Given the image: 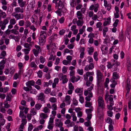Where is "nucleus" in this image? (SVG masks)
Here are the masks:
<instances>
[{
  "label": "nucleus",
  "mask_w": 131,
  "mask_h": 131,
  "mask_svg": "<svg viewBox=\"0 0 131 131\" xmlns=\"http://www.w3.org/2000/svg\"><path fill=\"white\" fill-rule=\"evenodd\" d=\"M97 84L98 87L100 86V84L102 81V77L103 75L99 70H97L96 71Z\"/></svg>",
  "instance_id": "nucleus-1"
},
{
  "label": "nucleus",
  "mask_w": 131,
  "mask_h": 131,
  "mask_svg": "<svg viewBox=\"0 0 131 131\" xmlns=\"http://www.w3.org/2000/svg\"><path fill=\"white\" fill-rule=\"evenodd\" d=\"M99 106L101 107L102 108H104V101L103 98L101 97H100L98 100Z\"/></svg>",
  "instance_id": "nucleus-2"
},
{
  "label": "nucleus",
  "mask_w": 131,
  "mask_h": 131,
  "mask_svg": "<svg viewBox=\"0 0 131 131\" xmlns=\"http://www.w3.org/2000/svg\"><path fill=\"white\" fill-rule=\"evenodd\" d=\"M35 84V82L33 80H30L27 82L26 83V85L27 86L30 88V89H32L31 86H34Z\"/></svg>",
  "instance_id": "nucleus-3"
},
{
  "label": "nucleus",
  "mask_w": 131,
  "mask_h": 131,
  "mask_svg": "<svg viewBox=\"0 0 131 131\" xmlns=\"http://www.w3.org/2000/svg\"><path fill=\"white\" fill-rule=\"evenodd\" d=\"M38 97V100H40L41 101H43V103H45V101L44 100L45 98V96L44 95V94L43 93L41 92L40 93Z\"/></svg>",
  "instance_id": "nucleus-4"
},
{
  "label": "nucleus",
  "mask_w": 131,
  "mask_h": 131,
  "mask_svg": "<svg viewBox=\"0 0 131 131\" xmlns=\"http://www.w3.org/2000/svg\"><path fill=\"white\" fill-rule=\"evenodd\" d=\"M110 100L111 101L109 102L110 105H107V107L108 110L110 111H111L113 109L112 106L114 105V101H113V99L111 98Z\"/></svg>",
  "instance_id": "nucleus-5"
},
{
  "label": "nucleus",
  "mask_w": 131,
  "mask_h": 131,
  "mask_svg": "<svg viewBox=\"0 0 131 131\" xmlns=\"http://www.w3.org/2000/svg\"><path fill=\"white\" fill-rule=\"evenodd\" d=\"M13 16L15 17L17 20L20 19H22L24 17V15L21 14H17L14 16Z\"/></svg>",
  "instance_id": "nucleus-6"
},
{
  "label": "nucleus",
  "mask_w": 131,
  "mask_h": 131,
  "mask_svg": "<svg viewBox=\"0 0 131 131\" xmlns=\"http://www.w3.org/2000/svg\"><path fill=\"white\" fill-rule=\"evenodd\" d=\"M111 61L112 62V64L110 62H108L107 63L108 64L107 65V67L108 69L112 68L113 66L115 65V63L114 62H115V60L114 59H112L111 60Z\"/></svg>",
  "instance_id": "nucleus-7"
},
{
  "label": "nucleus",
  "mask_w": 131,
  "mask_h": 131,
  "mask_svg": "<svg viewBox=\"0 0 131 131\" xmlns=\"http://www.w3.org/2000/svg\"><path fill=\"white\" fill-rule=\"evenodd\" d=\"M113 95H112L106 94L105 96V99L107 102H108V100H109V102H110L111 101L110 100V99L112 98L113 99Z\"/></svg>",
  "instance_id": "nucleus-8"
},
{
  "label": "nucleus",
  "mask_w": 131,
  "mask_h": 131,
  "mask_svg": "<svg viewBox=\"0 0 131 131\" xmlns=\"http://www.w3.org/2000/svg\"><path fill=\"white\" fill-rule=\"evenodd\" d=\"M18 3L21 7H23L26 3L25 1H23V0H18Z\"/></svg>",
  "instance_id": "nucleus-9"
},
{
  "label": "nucleus",
  "mask_w": 131,
  "mask_h": 131,
  "mask_svg": "<svg viewBox=\"0 0 131 131\" xmlns=\"http://www.w3.org/2000/svg\"><path fill=\"white\" fill-rule=\"evenodd\" d=\"M115 63V65L113 66L114 67V68H113L114 69L113 71H116L117 69V66L119 65L120 64V63L119 62H118L117 61L115 60V62H114Z\"/></svg>",
  "instance_id": "nucleus-10"
},
{
  "label": "nucleus",
  "mask_w": 131,
  "mask_h": 131,
  "mask_svg": "<svg viewBox=\"0 0 131 131\" xmlns=\"http://www.w3.org/2000/svg\"><path fill=\"white\" fill-rule=\"evenodd\" d=\"M78 78H76L75 76H72L71 79V81L73 83H74L75 81L77 82L80 79V77H78Z\"/></svg>",
  "instance_id": "nucleus-11"
},
{
  "label": "nucleus",
  "mask_w": 131,
  "mask_h": 131,
  "mask_svg": "<svg viewBox=\"0 0 131 131\" xmlns=\"http://www.w3.org/2000/svg\"><path fill=\"white\" fill-rule=\"evenodd\" d=\"M57 3L58 4V6L59 7L65 8L63 2H62L61 0H60L59 1V3Z\"/></svg>",
  "instance_id": "nucleus-12"
},
{
  "label": "nucleus",
  "mask_w": 131,
  "mask_h": 131,
  "mask_svg": "<svg viewBox=\"0 0 131 131\" xmlns=\"http://www.w3.org/2000/svg\"><path fill=\"white\" fill-rule=\"evenodd\" d=\"M83 23L84 21L83 20H77V24L78 26H82Z\"/></svg>",
  "instance_id": "nucleus-13"
},
{
  "label": "nucleus",
  "mask_w": 131,
  "mask_h": 131,
  "mask_svg": "<svg viewBox=\"0 0 131 131\" xmlns=\"http://www.w3.org/2000/svg\"><path fill=\"white\" fill-rule=\"evenodd\" d=\"M119 77V75L117 72H114L113 74V78L114 79H117Z\"/></svg>",
  "instance_id": "nucleus-14"
},
{
  "label": "nucleus",
  "mask_w": 131,
  "mask_h": 131,
  "mask_svg": "<svg viewBox=\"0 0 131 131\" xmlns=\"http://www.w3.org/2000/svg\"><path fill=\"white\" fill-rule=\"evenodd\" d=\"M75 91L76 93H80L81 94H79V95L80 96L81 94H83V90H81V89L78 88L76 89Z\"/></svg>",
  "instance_id": "nucleus-15"
},
{
  "label": "nucleus",
  "mask_w": 131,
  "mask_h": 131,
  "mask_svg": "<svg viewBox=\"0 0 131 131\" xmlns=\"http://www.w3.org/2000/svg\"><path fill=\"white\" fill-rule=\"evenodd\" d=\"M93 110V108L91 106L90 109H86V110L85 111L87 114H91L90 113H92V111Z\"/></svg>",
  "instance_id": "nucleus-16"
},
{
  "label": "nucleus",
  "mask_w": 131,
  "mask_h": 131,
  "mask_svg": "<svg viewBox=\"0 0 131 131\" xmlns=\"http://www.w3.org/2000/svg\"><path fill=\"white\" fill-rule=\"evenodd\" d=\"M30 66L31 68H36L37 67V65L34 61H32L31 62Z\"/></svg>",
  "instance_id": "nucleus-17"
},
{
  "label": "nucleus",
  "mask_w": 131,
  "mask_h": 131,
  "mask_svg": "<svg viewBox=\"0 0 131 131\" xmlns=\"http://www.w3.org/2000/svg\"><path fill=\"white\" fill-rule=\"evenodd\" d=\"M6 55V53L5 51H3L1 52V54H0V56H2V57H0V59L4 58V57Z\"/></svg>",
  "instance_id": "nucleus-18"
},
{
  "label": "nucleus",
  "mask_w": 131,
  "mask_h": 131,
  "mask_svg": "<svg viewBox=\"0 0 131 131\" xmlns=\"http://www.w3.org/2000/svg\"><path fill=\"white\" fill-rule=\"evenodd\" d=\"M41 106L42 105L41 104H36L35 108L36 110H38L40 109Z\"/></svg>",
  "instance_id": "nucleus-19"
},
{
  "label": "nucleus",
  "mask_w": 131,
  "mask_h": 131,
  "mask_svg": "<svg viewBox=\"0 0 131 131\" xmlns=\"http://www.w3.org/2000/svg\"><path fill=\"white\" fill-rule=\"evenodd\" d=\"M85 76V75H84V79H86L87 80H86V85L87 86H89L91 84V82L90 81H89L88 80V77H86V78H85V77H84Z\"/></svg>",
  "instance_id": "nucleus-20"
},
{
  "label": "nucleus",
  "mask_w": 131,
  "mask_h": 131,
  "mask_svg": "<svg viewBox=\"0 0 131 131\" xmlns=\"http://www.w3.org/2000/svg\"><path fill=\"white\" fill-rule=\"evenodd\" d=\"M32 51L35 56L37 57L38 56V54L39 52L37 50L35 49H34L32 50Z\"/></svg>",
  "instance_id": "nucleus-21"
},
{
  "label": "nucleus",
  "mask_w": 131,
  "mask_h": 131,
  "mask_svg": "<svg viewBox=\"0 0 131 131\" xmlns=\"http://www.w3.org/2000/svg\"><path fill=\"white\" fill-rule=\"evenodd\" d=\"M39 59L40 62L42 64H43L46 61L45 59L42 56H41L40 57Z\"/></svg>",
  "instance_id": "nucleus-22"
},
{
  "label": "nucleus",
  "mask_w": 131,
  "mask_h": 131,
  "mask_svg": "<svg viewBox=\"0 0 131 131\" xmlns=\"http://www.w3.org/2000/svg\"><path fill=\"white\" fill-rule=\"evenodd\" d=\"M23 50L24 52V53L25 54L27 55L29 53V52L30 51V50L29 48V49L25 48L23 49Z\"/></svg>",
  "instance_id": "nucleus-23"
},
{
  "label": "nucleus",
  "mask_w": 131,
  "mask_h": 131,
  "mask_svg": "<svg viewBox=\"0 0 131 131\" xmlns=\"http://www.w3.org/2000/svg\"><path fill=\"white\" fill-rule=\"evenodd\" d=\"M107 122L110 124H113L114 123H113V122H112V119L110 117H108L107 119Z\"/></svg>",
  "instance_id": "nucleus-24"
},
{
  "label": "nucleus",
  "mask_w": 131,
  "mask_h": 131,
  "mask_svg": "<svg viewBox=\"0 0 131 131\" xmlns=\"http://www.w3.org/2000/svg\"><path fill=\"white\" fill-rule=\"evenodd\" d=\"M88 121L84 122V124L87 127L90 126L91 125V123L90 120H87Z\"/></svg>",
  "instance_id": "nucleus-25"
},
{
  "label": "nucleus",
  "mask_w": 131,
  "mask_h": 131,
  "mask_svg": "<svg viewBox=\"0 0 131 131\" xmlns=\"http://www.w3.org/2000/svg\"><path fill=\"white\" fill-rule=\"evenodd\" d=\"M76 4V2L74 0H72L70 3V5L72 7H74Z\"/></svg>",
  "instance_id": "nucleus-26"
},
{
  "label": "nucleus",
  "mask_w": 131,
  "mask_h": 131,
  "mask_svg": "<svg viewBox=\"0 0 131 131\" xmlns=\"http://www.w3.org/2000/svg\"><path fill=\"white\" fill-rule=\"evenodd\" d=\"M68 79L67 78V76L64 75V79L62 80V83L65 84L67 83L68 81Z\"/></svg>",
  "instance_id": "nucleus-27"
},
{
  "label": "nucleus",
  "mask_w": 131,
  "mask_h": 131,
  "mask_svg": "<svg viewBox=\"0 0 131 131\" xmlns=\"http://www.w3.org/2000/svg\"><path fill=\"white\" fill-rule=\"evenodd\" d=\"M1 16H2V18H5L6 16V14L4 12H3L1 10V12L0 13V17H1Z\"/></svg>",
  "instance_id": "nucleus-28"
},
{
  "label": "nucleus",
  "mask_w": 131,
  "mask_h": 131,
  "mask_svg": "<svg viewBox=\"0 0 131 131\" xmlns=\"http://www.w3.org/2000/svg\"><path fill=\"white\" fill-rule=\"evenodd\" d=\"M89 50L88 51V52L89 54L91 55L92 54V53L93 52L94 49L92 47H91L89 48Z\"/></svg>",
  "instance_id": "nucleus-29"
},
{
  "label": "nucleus",
  "mask_w": 131,
  "mask_h": 131,
  "mask_svg": "<svg viewBox=\"0 0 131 131\" xmlns=\"http://www.w3.org/2000/svg\"><path fill=\"white\" fill-rule=\"evenodd\" d=\"M12 33L14 34L15 35H18L19 34V32L16 30L14 29H12L11 30Z\"/></svg>",
  "instance_id": "nucleus-30"
},
{
  "label": "nucleus",
  "mask_w": 131,
  "mask_h": 131,
  "mask_svg": "<svg viewBox=\"0 0 131 131\" xmlns=\"http://www.w3.org/2000/svg\"><path fill=\"white\" fill-rule=\"evenodd\" d=\"M119 41L120 42L122 41L124 39V36L123 34V33H122V34H120L119 36Z\"/></svg>",
  "instance_id": "nucleus-31"
},
{
  "label": "nucleus",
  "mask_w": 131,
  "mask_h": 131,
  "mask_svg": "<svg viewBox=\"0 0 131 131\" xmlns=\"http://www.w3.org/2000/svg\"><path fill=\"white\" fill-rule=\"evenodd\" d=\"M35 47L36 49L39 52H41V49L40 47V46L35 45Z\"/></svg>",
  "instance_id": "nucleus-32"
},
{
  "label": "nucleus",
  "mask_w": 131,
  "mask_h": 131,
  "mask_svg": "<svg viewBox=\"0 0 131 131\" xmlns=\"http://www.w3.org/2000/svg\"><path fill=\"white\" fill-rule=\"evenodd\" d=\"M42 73L41 71L39 70L38 71L37 73L38 77L40 78H41L42 75Z\"/></svg>",
  "instance_id": "nucleus-33"
},
{
  "label": "nucleus",
  "mask_w": 131,
  "mask_h": 131,
  "mask_svg": "<svg viewBox=\"0 0 131 131\" xmlns=\"http://www.w3.org/2000/svg\"><path fill=\"white\" fill-rule=\"evenodd\" d=\"M85 106L86 107H89L91 106L92 104L90 102H88L87 101L85 102Z\"/></svg>",
  "instance_id": "nucleus-34"
},
{
  "label": "nucleus",
  "mask_w": 131,
  "mask_h": 131,
  "mask_svg": "<svg viewBox=\"0 0 131 131\" xmlns=\"http://www.w3.org/2000/svg\"><path fill=\"white\" fill-rule=\"evenodd\" d=\"M56 58V56H53V55H51L50 56V57L49 58V60H51L52 59L53 61H54Z\"/></svg>",
  "instance_id": "nucleus-35"
},
{
  "label": "nucleus",
  "mask_w": 131,
  "mask_h": 131,
  "mask_svg": "<svg viewBox=\"0 0 131 131\" xmlns=\"http://www.w3.org/2000/svg\"><path fill=\"white\" fill-rule=\"evenodd\" d=\"M69 89L71 90H73L74 89V87L72 85L71 83H70L69 84Z\"/></svg>",
  "instance_id": "nucleus-36"
},
{
  "label": "nucleus",
  "mask_w": 131,
  "mask_h": 131,
  "mask_svg": "<svg viewBox=\"0 0 131 131\" xmlns=\"http://www.w3.org/2000/svg\"><path fill=\"white\" fill-rule=\"evenodd\" d=\"M29 45L28 43H25L24 44V47L27 48V49H30L31 50V47L29 46Z\"/></svg>",
  "instance_id": "nucleus-37"
},
{
  "label": "nucleus",
  "mask_w": 131,
  "mask_h": 131,
  "mask_svg": "<svg viewBox=\"0 0 131 131\" xmlns=\"http://www.w3.org/2000/svg\"><path fill=\"white\" fill-rule=\"evenodd\" d=\"M94 59L96 61H97V52H95L94 53Z\"/></svg>",
  "instance_id": "nucleus-38"
},
{
  "label": "nucleus",
  "mask_w": 131,
  "mask_h": 131,
  "mask_svg": "<svg viewBox=\"0 0 131 131\" xmlns=\"http://www.w3.org/2000/svg\"><path fill=\"white\" fill-rule=\"evenodd\" d=\"M119 21V20L118 19H116L115 22L113 24V26L114 27H116Z\"/></svg>",
  "instance_id": "nucleus-39"
},
{
  "label": "nucleus",
  "mask_w": 131,
  "mask_h": 131,
  "mask_svg": "<svg viewBox=\"0 0 131 131\" xmlns=\"http://www.w3.org/2000/svg\"><path fill=\"white\" fill-rule=\"evenodd\" d=\"M92 115L91 114H88L87 117V118H86V120H90L92 117Z\"/></svg>",
  "instance_id": "nucleus-40"
},
{
  "label": "nucleus",
  "mask_w": 131,
  "mask_h": 131,
  "mask_svg": "<svg viewBox=\"0 0 131 131\" xmlns=\"http://www.w3.org/2000/svg\"><path fill=\"white\" fill-rule=\"evenodd\" d=\"M52 109L53 110H57V106L55 104H53L51 106Z\"/></svg>",
  "instance_id": "nucleus-41"
},
{
  "label": "nucleus",
  "mask_w": 131,
  "mask_h": 131,
  "mask_svg": "<svg viewBox=\"0 0 131 131\" xmlns=\"http://www.w3.org/2000/svg\"><path fill=\"white\" fill-rule=\"evenodd\" d=\"M127 86L126 87V89L127 90V94H129L130 91V86L129 84H127Z\"/></svg>",
  "instance_id": "nucleus-42"
},
{
  "label": "nucleus",
  "mask_w": 131,
  "mask_h": 131,
  "mask_svg": "<svg viewBox=\"0 0 131 131\" xmlns=\"http://www.w3.org/2000/svg\"><path fill=\"white\" fill-rule=\"evenodd\" d=\"M45 77L47 79H49L51 78V75L49 74V73L46 74L45 75Z\"/></svg>",
  "instance_id": "nucleus-43"
},
{
  "label": "nucleus",
  "mask_w": 131,
  "mask_h": 131,
  "mask_svg": "<svg viewBox=\"0 0 131 131\" xmlns=\"http://www.w3.org/2000/svg\"><path fill=\"white\" fill-rule=\"evenodd\" d=\"M65 32V30L64 29H63L61 30L59 32V34L61 35H62L64 34V33Z\"/></svg>",
  "instance_id": "nucleus-44"
},
{
  "label": "nucleus",
  "mask_w": 131,
  "mask_h": 131,
  "mask_svg": "<svg viewBox=\"0 0 131 131\" xmlns=\"http://www.w3.org/2000/svg\"><path fill=\"white\" fill-rule=\"evenodd\" d=\"M10 24L12 25H14L16 23L15 21V19H12L10 20Z\"/></svg>",
  "instance_id": "nucleus-45"
},
{
  "label": "nucleus",
  "mask_w": 131,
  "mask_h": 131,
  "mask_svg": "<svg viewBox=\"0 0 131 131\" xmlns=\"http://www.w3.org/2000/svg\"><path fill=\"white\" fill-rule=\"evenodd\" d=\"M50 101L54 103L56 102V98L54 97L50 98Z\"/></svg>",
  "instance_id": "nucleus-46"
},
{
  "label": "nucleus",
  "mask_w": 131,
  "mask_h": 131,
  "mask_svg": "<svg viewBox=\"0 0 131 131\" xmlns=\"http://www.w3.org/2000/svg\"><path fill=\"white\" fill-rule=\"evenodd\" d=\"M77 17L78 16H83V14L81 13V12L80 11H78L77 12Z\"/></svg>",
  "instance_id": "nucleus-47"
},
{
  "label": "nucleus",
  "mask_w": 131,
  "mask_h": 131,
  "mask_svg": "<svg viewBox=\"0 0 131 131\" xmlns=\"http://www.w3.org/2000/svg\"><path fill=\"white\" fill-rule=\"evenodd\" d=\"M60 59L59 58H57L56 61L54 63V64L56 65H58L59 63V61H60Z\"/></svg>",
  "instance_id": "nucleus-48"
},
{
  "label": "nucleus",
  "mask_w": 131,
  "mask_h": 131,
  "mask_svg": "<svg viewBox=\"0 0 131 131\" xmlns=\"http://www.w3.org/2000/svg\"><path fill=\"white\" fill-rule=\"evenodd\" d=\"M50 92V89L48 88L46 89L44 91V93L45 94H48Z\"/></svg>",
  "instance_id": "nucleus-49"
},
{
  "label": "nucleus",
  "mask_w": 131,
  "mask_h": 131,
  "mask_svg": "<svg viewBox=\"0 0 131 131\" xmlns=\"http://www.w3.org/2000/svg\"><path fill=\"white\" fill-rule=\"evenodd\" d=\"M40 116L42 117L43 119L46 118L47 117V114H45L43 113H41L40 114Z\"/></svg>",
  "instance_id": "nucleus-50"
},
{
  "label": "nucleus",
  "mask_w": 131,
  "mask_h": 131,
  "mask_svg": "<svg viewBox=\"0 0 131 131\" xmlns=\"http://www.w3.org/2000/svg\"><path fill=\"white\" fill-rule=\"evenodd\" d=\"M79 101L81 103H82L84 102V98L83 96H80Z\"/></svg>",
  "instance_id": "nucleus-51"
},
{
  "label": "nucleus",
  "mask_w": 131,
  "mask_h": 131,
  "mask_svg": "<svg viewBox=\"0 0 131 131\" xmlns=\"http://www.w3.org/2000/svg\"><path fill=\"white\" fill-rule=\"evenodd\" d=\"M108 47L106 46H104L102 47L101 48V50L103 51L105 50L107 51Z\"/></svg>",
  "instance_id": "nucleus-52"
},
{
  "label": "nucleus",
  "mask_w": 131,
  "mask_h": 131,
  "mask_svg": "<svg viewBox=\"0 0 131 131\" xmlns=\"http://www.w3.org/2000/svg\"><path fill=\"white\" fill-rule=\"evenodd\" d=\"M77 71L80 74L82 75L83 74V69L80 70L79 69H78Z\"/></svg>",
  "instance_id": "nucleus-53"
},
{
  "label": "nucleus",
  "mask_w": 131,
  "mask_h": 131,
  "mask_svg": "<svg viewBox=\"0 0 131 131\" xmlns=\"http://www.w3.org/2000/svg\"><path fill=\"white\" fill-rule=\"evenodd\" d=\"M26 91H30L31 89H30V88L28 87H24L23 88Z\"/></svg>",
  "instance_id": "nucleus-54"
},
{
  "label": "nucleus",
  "mask_w": 131,
  "mask_h": 131,
  "mask_svg": "<svg viewBox=\"0 0 131 131\" xmlns=\"http://www.w3.org/2000/svg\"><path fill=\"white\" fill-rule=\"evenodd\" d=\"M33 126L32 124H30L28 126V131H31L33 128Z\"/></svg>",
  "instance_id": "nucleus-55"
},
{
  "label": "nucleus",
  "mask_w": 131,
  "mask_h": 131,
  "mask_svg": "<svg viewBox=\"0 0 131 131\" xmlns=\"http://www.w3.org/2000/svg\"><path fill=\"white\" fill-rule=\"evenodd\" d=\"M21 9L20 7H17L15 9V11L16 13H19L20 12Z\"/></svg>",
  "instance_id": "nucleus-56"
},
{
  "label": "nucleus",
  "mask_w": 131,
  "mask_h": 131,
  "mask_svg": "<svg viewBox=\"0 0 131 131\" xmlns=\"http://www.w3.org/2000/svg\"><path fill=\"white\" fill-rule=\"evenodd\" d=\"M50 111V110L47 108V107H45L43 109V111L46 113Z\"/></svg>",
  "instance_id": "nucleus-57"
},
{
  "label": "nucleus",
  "mask_w": 131,
  "mask_h": 131,
  "mask_svg": "<svg viewBox=\"0 0 131 131\" xmlns=\"http://www.w3.org/2000/svg\"><path fill=\"white\" fill-rule=\"evenodd\" d=\"M8 22L9 20L7 18L5 19L4 20L3 22V24L4 25H6L8 23Z\"/></svg>",
  "instance_id": "nucleus-58"
},
{
  "label": "nucleus",
  "mask_w": 131,
  "mask_h": 131,
  "mask_svg": "<svg viewBox=\"0 0 131 131\" xmlns=\"http://www.w3.org/2000/svg\"><path fill=\"white\" fill-rule=\"evenodd\" d=\"M45 39H43L42 37H41L40 38V39H39V42L41 43L45 42Z\"/></svg>",
  "instance_id": "nucleus-59"
},
{
  "label": "nucleus",
  "mask_w": 131,
  "mask_h": 131,
  "mask_svg": "<svg viewBox=\"0 0 131 131\" xmlns=\"http://www.w3.org/2000/svg\"><path fill=\"white\" fill-rule=\"evenodd\" d=\"M62 71L64 73H65L67 72V70L66 67L64 66L62 68Z\"/></svg>",
  "instance_id": "nucleus-60"
},
{
  "label": "nucleus",
  "mask_w": 131,
  "mask_h": 131,
  "mask_svg": "<svg viewBox=\"0 0 131 131\" xmlns=\"http://www.w3.org/2000/svg\"><path fill=\"white\" fill-rule=\"evenodd\" d=\"M107 113L108 116L110 117H112V116L113 115L112 112L110 111H108L107 112Z\"/></svg>",
  "instance_id": "nucleus-61"
},
{
  "label": "nucleus",
  "mask_w": 131,
  "mask_h": 131,
  "mask_svg": "<svg viewBox=\"0 0 131 131\" xmlns=\"http://www.w3.org/2000/svg\"><path fill=\"white\" fill-rule=\"evenodd\" d=\"M24 20H21L19 21V24L20 26H22L24 25Z\"/></svg>",
  "instance_id": "nucleus-62"
},
{
  "label": "nucleus",
  "mask_w": 131,
  "mask_h": 131,
  "mask_svg": "<svg viewBox=\"0 0 131 131\" xmlns=\"http://www.w3.org/2000/svg\"><path fill=\"white\" fill-rule=\"evenodd\" d=\"M95 37L93 33H90L88 36V38H94Z\"/></svg>",
  "instance_id": "nucleus-63"
},
{
  "label": "nucleus",
  "mask_w": 131,
  "mask_h": 131,
  "mask_svg": "<svg viewBox=\"0 0 131 131\" xmlns=\"http://www.w3.org/2000/svg\"><path fill=\"white\" fill-rule=\"evenodd\" d=\"M21 49V47L20 45L18 46L16 48V50L17 51H20Z\"/></svg>",
  "instance_id": "nucleus-64"
}]
</instances>
